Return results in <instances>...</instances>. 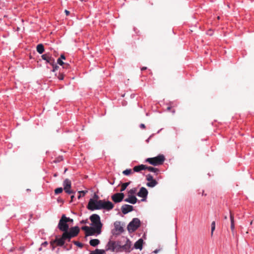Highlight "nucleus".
I'll return each mask as SVG.
<instances>
[{
  "label": "nucleus",
  "instance_id": "1",
  "mask_svg": "<svg viewBox=\"0 0 254 254\" xmlns=\"http://www.w3.org/2000/svg\"><path fill=\"white\" fill-rule=\"evenodd\" d=\"M114 204L111 201H106L105 200H96L91 198L89 201L87 208L91 210L101 209L110 210L114 208Z\"/></svg>",
  "mask_w": 254,
  "mask_h": 254
},
{
  "label": "nucleus",
  "instance_id": "2",
  "mask_svg": "<svg viewBox=\"0 0 254 254\" xmlns=\"http://www.w3.org/2000/svg\"><path fill=\"white\" fill-rule=\"evenodd\" d=\"M90 220L93 227L96 228L98 231H101L103 225L101 222L100 216L98 214H93L90 216Z\"/></svg>",
  "mask_w": 254,
  "mask_h": 254
},
{
  "label": "nucleus",
  "instance_id": "3",
  "mask_svg": "<svg viewBox=\"0 0 254 254\" xmlns=\"http://www.w3.org/2000/svg\"><path fill=\"white\" fill-rule=\"evenodd\" d=\"M164 161L165 157L162 154L159 155L155 157L148 158L146 160V162L154 166L162 165Z\"/></svg>",
  "mask_w": 254,
  "mask_h": 254
},
{
  "label": "nucleus",
  "instance_id": "4",
  "mask_svg": "<svg viewBox=\"0 0 254 254\" xmlns=\"http://www.w3.org/2000/svg\"><path fill=\"white\" fill-rule=\"evenodd\" d=\"M80 231L79 228L78 226L71 227L69 231L67 230L64 232V237H66L68 239V241H70L72 238L76 237Z\"/></svg>",
  "mask_w": 254,
  "mask_h": 254
},
{
  "label": "nucleus",
  "instance_id": "5",
  "mask_svg": "<svg viewBox=\"0 0 254 254\" xmlns=\"http://www.w3.org/2000/svg\"><path fill=\"white\" fill-rule=\"evenodd\" d=\"M140 225V221L137 218H133L132 220L128 224L127 230L129 232H132L135 231Z\"/></svg>",
  "mask_w": 254,
  "mask_h": 254
},
{
  "label": "nucleus",
  "instance_id": "6",
  "mask_svg": "<svg viewBox=\"0 0 254 254\" xmlns=\"http://www.w3.org/2000/svg\"><path fill=\"white\" fill-rule=\"evenodd\" d=\"M58 227L60 230L63 231L64 233L66 232L69 229V226L64 218V214H63L61 218L60 219Z\"/></svg>",
  "mask_w": 254,
  "mask_h": 254
},
{
  "label": "nucleus",
  "instance_id": "7",
  "mask_svg": "<svg viewBox=\"0 0 254 254\" xmlns=\"http://www.w3.org/2000/svg\"><path fill=\"white\" fill-rule=\"evenodd\" d=\"M81 229L85 231L86 236H92L96 234L99 235L101 234V231H98L96 228L88 227L87 226H83Z\"/></svg>",
  "mask_w": 254,
  "mask_h": 254
},
{
  "label": "nucleus",
  "instance_id": "8",
  "mask_svg": "<svg viewBox=\"0 0 254 254\" xmlns=\"http://www.w3.org/2000/svg\"><path fill=\"white\" fill-rule=\"evenodd\" d=\"M121 251H124L125 252L129 253L131 250V242L129 239H127L125 245H121L120 243L119 245V250Z\"/></svg>",
  "mask_w": 254,
  "mask_h": 254
},
{
  "label": "nucleus",
  "instance_id": "9",
  "mask_svg": "<svg viewBox=\"0 0 254 254\" xmlns=\"http://www.w3.org/2000/svg\"><path fill=\"white\" fill-rule=\"evenodd\" d=\"M63 186H64V190L68 194H72L74 193V191L72 190H71V181L68 179H66L63 183Z\"/></svg>",
  "mask_w": 254,
  "mask_h": 254
},
{
  "label": "nucleus",
  "instance_id": "10",
  "mask_svg": "<svg viewBox=\"0 0 254 254\" xmlns=\"http://www.w3.org/2000/svg\"><path fill=\"white\" fill-rule=\"evenodd\" d=\"M68 239L66 237H64V233L62 234V237L60 238H56L54 241L51 242V245H53L54 243H56L58 246H63L64 244V241Z\"/></svg>",
  "mask_w": 254,
  "mask_h": 254
},
{
  "label": "nucleus",
  "instance_id": "11",
  "mask_svg": "<svg viewBox=\"0 0 254 254\" xmlns=\"http://www.w3.org/2000/svg\"><path fill=\"white\" fill-rule=\"evenodd\" d=\"M119 243H116V242L110 241L106 246V250H110L112 252H114L116 249L119 250Z\"/></svg>",
  "mask_w": 254,
  "mask_h": 254
},
{
  "label": "nucleus",
  "instance_id": "12",
  "mask_svg": "<svg viewBox=\"0 0 254 254\" xmlns=\"http://www.w3.org/2000/svg\"><path fill=\"white\" fill-rule=\"evenodd\" d=\"M125 197L124 193H116L112 196V199L115 203H119L121 202Z\"/></svg>",
  "mask_w": 254,
  "mask_h": 254
},
{
  "label": "nucleus",
  "instance_id": "13",
  "mask_svg": "<svg viewBox=\"0 0 254 254\" xmlns=\"http://www.w3.org/2000/svg\"><path fill=\"white\" fill-rule=\"evenodd\" d=\"M148 190L147 189L144 187H141L138 191V192L137 193V196L139 197L143 198L142 199V201H144L145 199L147 197V196L148 195Z\"/></svg>",
  "mask_w": 254,
  "mask_h": 254
},
{
  "label": "nucleus",
  "instance_id": "14",
  "mask_svg": "<svg viewBox=\"0 0 254 254\" xmlns=\"http://www.w3.org/2000/svg\"><path fill=\"white\" fill-rule=\"evenodd\" d=\"M43 60L46 61L47 63L50 64H53L55 63V60L49 54H45L41 56Z\"/></svg>",
  "mask_w": 254,
  "mask_h": 254
},
{
  "label": "nucleus",
  "instance_id": "15",
  "mask_svg": "<svg viewBox=\"0 0 254 254\" xmlns=\"http://www.w3.org/2000/svg\"><path fill=\"white\" fill-rule=\"evenodd\" d=\"M133 209V206L128 204H124L121 207L122 212L124 214L132 211Z\"/></svg>",
  "mask_w": 254,
  "mask_h": 254
},
{
  "label": "nucleus",
  "instance_id": "16",
  "mask_svg": "<svg viewBox=\"0 0 254 254\" xmlns=\"http://www.w3.org/2000/svg\"><path fill=\"white\" fill-rule=\"evenodd\" d=\"M126 202H129L131 204H135L136 203L137 199L134 195H128V197L124 200Z\"/></svg>",
  "mask_w": 254,
  "mask_h": 254
},
{
  "label": "nucleus",
  "instance_id": "17",
  "mask_svg": "<svg viewBox=\"0 0 254 254\" xmlns=\"http://www.w3.org/2000/svg\"><path fill=\"white\" fill-rule=\"evenodd\" d=\"M143 243V241L142 239H139L138 241H137L134 245V248L135 249H139L141 250L142 249V245Z\"/></svg>",
  "mask_w": 254,
  "mask_h": 254
},
{
  "label": "nucleus",
  "instance_id": "18",
  "mask_svg": "<svg viewBox=\"0 0 254 254\" xmlns=\"http://www.w3.org/2000/svg\"><path fill=\"white\" fill-rule=\"evenodd\" d=\"M146 168H147V166H146L145 165L141 164V165L136 166L134 167L133 168V170L134 172H139L141 170H146Z\"/></svg>",
  "mask_w": 254,
  "mask_h": 254
},
{
  "label": "nucleus",
  "instance_id": "19",
  "mask_svg": "<svg viewBox=\"0 0 254 254\" xmlns=\"http://www.w3.org/2000/svg\"><path fill=\"white\" fill-rule=\"evenodd\" d=\"M114 226L115 229L117 231H119L120 232H123L124 231V228L122 226H121V224L120 222H116L114 223Z\"/></svg>",
  "mask_w": 254,
  "mask_h": 254
},
{
  "label": "nucleus",
  "instance_id": "20",
  "mask_svg": "<svg viewBox=\"0 0 254 254\" xmlns=\"http://www.w3.org/2000/svg\"><path fill=\"white\" fill-rule=\"evenodd\" d=\"M231 229L233 231L235 229L234 215L230 212Z\"/></svg>",
  "mask_w": 254,
  "mask_h": 254
},
{
  "label": "nucleus",
  "instance_id": "21",
  "mask_svg": "<svg viewBox=\"0 0 254 254\" xmlns=\"http://www.w3.org/2000/svg\"><path fill=\"white\" fill-rule=\"evenodd\" d=\"M36 49L37 51L40 54L44 52V47L42 44H38L37 46Z\"/></svg>",
  "mask_w": 254,
  "mask_h": 254
},
{
  "label": "nucleus",
  "instance_id": "22",
  "mask_svg": "<svg viewBox=\"0 0 254 254\" xmlns=\"http://www.w3.org/2000/svg\"><path fill=\"white\" fill-rule=\"evenodd\" d=\"M100 243V241L98 239H92L90 241L89 244L93 247H96Z\"/></svg>",
  "mask_w": 254,
  "mask_h": 254
},
{
  "label": "nucleus",
  "instance_id": "23",
  "mask_svg": "<svg viewBox=\"0 0 254 254\" xmlns=\"http://www.w3.org/2000/svg\"><path fill=\"white\" fill-rule=\"evenodd\" d=\"M90 254H106L104 250L96 249L94 251H92Z\"/></svg>",
  "mask_w": 254,
  "mask_h": 254
},
{
  "label": "nucleus",
  "instance_id": "24",
  "mask_svg": "<svg viewBox=\"0 0 254 254\" xmlns=\"http://www.w3.org/2000/svg\"><path fill=\"white\" fill-rule=\"evenodd\" d=\"M158 184L156 180L148 182L146 184V186L148 187L153 188L154 187Z\"/></svg>",
  "mask_w": 254,
  "mask_h": 254
},
{
  "label": "nucleus",
  "instance_id": "25",
  "mask_svg": "<svg viewBox=\"0 0 254 254\" xmlns=\"http://www.w3.org/2000/svg\"><path fill=\"white\" fill-rule=\"evenodd\" d=\"M146 169H147L148 171H149L150 172L155 173L157 174H158V172H159L158 169L154 168V167H152L151 166H149V167L147 166Z\"/></svg>",
  "mask_w": 254,
  "mask_h": 254
},
{
  "label": "nucleus",
  "instance_id": "26",
  "mask_svg": "<svg viewBox=\"0 0 254 254\" xmlns=\"http://www.w3.org/2000/svg\"><path fill=\"white\" fill-rule=\"evenodd\" d=\"M129 184H130V182H127V183L123 184L122 185L121 191H123L125 190L126 189V188H127V187L129 185Z\"/></svg>",
  "mask_w": 254,
  "mask_h": 254
},
{
  "label": "nucleus",
  "instance_id": "27",
  "mask_svg": "<svg viewBox=\"0 0 254 254\" xmlns=\"http://www.w3.org/2000/svg\"><path fill=\"white\" fill-rule=\"evenodd\" d=\"M88 192L87 190H81L79 191L78 193H79V195L78 196V198L79 199L81 197L84 196L85 194Z\"/></svg>",
  "mask_w": 254,
  "mask_h": 254
},
{
  "label": "nucleus",
  "instance_id": "28",
  "mask_svg": "<svg viewBox=\"0 0 254 254\" xmlns=\"http://www.w3.org/2000/svg\"><path fill=\"white\" fill-rule=\"evenodd\" d=\"M63 191V189L62 188H58L55 190V193L56 194H58L59 193H62Z\"/></svg>",
  "mask_w": 254,
  "mask_h": 254
},
{
  "label": "nucleus",
  "instance_id": "29",
  "mask_svg": "<svg viewBox=\"0 0 254 254\" xmlns=\"http://www.w3.org/2000/svg\"><path fill=\"white\" fill-rule=\"evenodd\" d=\"M131 172H132V171L131 169H126L123 172V173L125 175L127 176V175H129V174H130L131 173Z\"/></svg>",
  "mask_w": 254,
  "mask_h": 254
},
{
  "label": "nucleus",
  "instance_id": "30",
  "mask_svg": "<svg viewBox=\"0 0 254 254\" xmlns=\"http://www.w3.org/2000/svg\"><path fill=\"white\" fill-rule=\"evenodd\" d=\"M136 191L137 189L136 188H133L129 190L128 194L133 195V194H135L136 192Z\"/></svg>",
  "mask_w": 254,
  "mask_h": 254
},
{
  "label": "nucleus",
  "instance_id": "31",
  "mask_svg": "<svg viewBox=\"0 0 254 254\" xmlns=\"http://www.w3.org/2000/svg\"><path fill=\"white\" fill-rule=\"evenodd\" d=\"M146 180L148 182H150V181H154L155 180L153 179V176L151 175L148 174L146 176Z\"/></svg>",
  "mask_w": 254,
  "mask_h": 254
},
{
  "label": "nucleus",
  "instance_id": "32",
  "mask_svg": "<svg viewBox=\"0 0 254 254\" xmlns=\"http://www.w3.org/2000/svg\"><path fill=\"white\" fill-rule=\"evenodd\" d=\"M64 218L67 223H73V220L72 219H71L69 217H67L65 214H64Z\"/></svg>",
  "mask_w": 254,
  "mask_h": 254
},
{
  "label": "nucleus",
  "instance_id": "33",
  "mask_svg": "<svg viewBox=\"0 0 254 254\" xmlns=\"http://www.w3.org/2000/svg\"><path fill=\"white\" fill-rule=\"evenodd\" d=\"M53 66V69L52 70V71L55 72V71L57 70L59 68V66L55 64V63L53 64H51Z\"/></svg>",
  "mask_w": 254,
  "mask_h": 254
},
{
  "label": "nucleus",
  "instance_id": "34",
  "mask_svg": "<svg viewBox=\"0 0 254 254\" xmlns=\"http://www.w3.org/2000/svg\"><path fill=\"white\" fill-rule=\"evenodd\" d=\"M73 243H74L75 245L77 246L78 247H80V248H82V246H83L82 244H81V243H79V242H77V241H74V242H73Z\"/></svg>",
  "mask_w": 254,
  "mask_h": 254
},
{
  "label": "nucleus",
  "instance_id": "35",
  "mask_svg": "<svg viewBox=\"0 0 254 254\" xmlns=\"http://www.w3.org/2000/svg\"><path fill=\"white\" fill-rule=\"evenodd\" d=\"M57 63L61 65H64V63L61 59V58H59L57 60Z\"/></svg>",
  "mask_w": 254,
  "mask_h": 254
},
{
  "label": "nucleus",
  "instance_id": "36",
  "mask_svg": "<svg viewBox=\"0 0 254 254\" xmlns=\"http://www.w3.org/2000/svg\"><path fill=\"white\" fill-rule=\"evenodd\" d=\"M64 68H68L69 67V64L67 63H65L63 65Z\"/></svg>",
  "mask_w": 254,
  "mask_h": 254
},
{
  "label": "nucleus",
  "instance_id": "37",
  "mask_svg": "<svg viewBox=\"0 0 254 254\" xmlns=\"http://www.w3.org/2000/svg\"><path fill=\"white\" fill-rule=\"evenodd\" d=\"M64 78V75L63 73H60L58 76V78L60 80H63Z\"/></svg>",
  "mask_w": 254,
  "mask_h": 254
},
{
  "label": "nucleus",
  "instance_id": "38",
  "mask_svg": "<svg viewBox=\"0 0 254 254\" xmlns=\"http://www.w3.org/2000/svg\"><path fill=\"white\" fill-rule=\"evenodd\" d=\"M140 128H141L142 129H144L145 128V126L143 124H141L140 125Z\"/></svg>",
  "mask_w": 254,
  "mask_h": 254
},
{
  "label": "nucleus",
  "instance_id": "39",
  "mask_svg": "<svg viewBox=\"0 0 254 254\" xmlns=\"http://www.w3.org/2000/svg\"><path fill=\"white\" fill-rule=\"evenodd\" d=\"M215 227H211V236H212L213 231L215 230Z\"/></svg>",
  "mask_w": 254,
  "mask_h": 254
},
{
  "label": "nucleus",
  "instance_id": "40",
  "mask_svg": "<svg viewBox=\"0 0 254 254\" xmlns=\"http://www.w3.org/2000/svg\"><path fill=\"white\" fill-rule=\"evenodd\" d=\"M60 58H61V60H65V57L64 55H61Z\"/></svg>",
  "mask_w": 254,
  "mask_h": 254
},
{
  "label": "nucleus",
  "instance_id": "41",
  "mask_svg": "<svg viewBox=\"0 0 254 254\" xmlns=\"http://www.w3.org/2000/svg\"><path fill=\"white\" fill-rule=\"evenodd\" d=\"M47 245H48V243L47 242H45L42 243V246H43L44 247H46L47 246Z\"/></svg>",
  "mask_w": 254,
  "mask_h": 254
},
{
  "label": "nucleus",
  "instance_id": "42",
  "mask_svg": "<svg viewBox=\"0 0 254 254\" xmlns=\"http://www.w3.org/2000/svg\"><path fill=\"white\" fill-rule=\"evenodd\" d=\"M64 12H65V13L66 15H68L69 14V13H70V12L69 11H68L67 10H66V9L65 10Z\"/></svg>",
  "mask_w": 254,
  "mask_h": 254
},
{
  "label": "nucleus",
  "instance_id": "43",
  "mask_svg": "<svg viewBox=\"0 0 254 254\" xmlns=\"http://www.w3.org/2000/svg\"><path fill=\"white\" fill-rule=\"evenodd\" d=\"M172 108V106H168L167 108V111H170L171 110V109Z\"/></svg>",
  "mask_w": 254,
  "mask_h": 254
},
{
  "label": "nucleus",
  "instance_id": "44",
  "mask_svg": "<svg viewBox=\"0 0 254 254\" xmlns=\"http://www.w3.org/2000/svg\"><path fill=\"white\" fill-rule=\"evenodd\" d=\"M211 227H215V221H213L211 223Z\"/></svg>",
  "mask_w": 254,
  "mask_h": 254
},
{
  "label": "nucleus",
  "instance_id": "45",
  "mask_svg": "<svg viewBox=\"0 0 254 254\" xmlns=\"http://www.w3.org/2000/svg\"><path fill=\"white\" fill-rule=\"evenodd\" d=\"M71 202L73 201V198H74V196L73 195L71 196Z\"/></svg>",
  "mask_w": 254,
  "mask_h": 254
},
{
  "label": "nucleus",
  "instance_id": "46",
  "mask_svg": "<svg viewBox=\"0 0 254 254\" xmlns=\"http://www.w3.org/2000/svg\"><path fill=\"white\" fill-rule=\"evenodd\" d=\"M86 221L87 220H82L80 223H82V224H84V223H86Z\"/></svg>",
  "mask_w": 254,
  "mask_h": 254
},
{
  "label": "nucleus",
  "instance_id": "47",
  "mask_svg": "<svg viewBox=\"0 0 254 254\" xmlns=\"http://www.w3.org/2000/svg\"><path fill=\"white\" fill-rule=\"evenodd\" d=\"M147 67H143L141 68V70H145L146 69Z\"/></svg>",
  "mask_w": 254,
  "mask_h": 254
},
{
  "label": "nucleus",
  "instance_id": "48",
  "mask_svg": "<svg viewBox=\"0 0 254 254\" xmlns=\"http://www.w3.org/2000/svg\"><path fill=\"white\" fill-rule=\"evenodd\" d=\"M150 137H149L147 139H146V142L148 143L149 142V139H150Z\"/></svg>",
  "mask_w": 254,
  "mask_h": 254
},
{
  "label": "nucleus",
  "instance_id": "49",
  "mask_svg": "<svg viewBox=\"0 0 254 254\" xmlns=\"http://www.w3.org/2000/svg\"><path fill=\"white\" fill-rule=\"evenodd\" d=\"M158 251V250H155V251H154V253H157Z\"/></svg>",
  "mask_w": 254,
  "mask_h": 254
},
{
  "label": "nucleus",
  "instance_id": "50",
  "mask_svg": "<svg viewBox=\"0 0 254 254\" xmlns=\"http://www.w3.org/2000/svg\"><path fill=\"white\" fill-rule=\"evenodd\" d=\"M172 112L173 113H175V110H173Z\"/></svg>",
  "mask_w": 254,
  "mask_h": 254
},
{
  "label": "nucleus",
  "instance_id": "51",
  "mask_svg": "<svg viewBox=\"0 0 254 254\" xmlns=\"http://www.w3.org/2000/svg\"><path fill=\"white\" fill-rule=\"evenodd\" d=\"M95 197H96L97 198H98V196L97 195H96V194L95 195Z\"/></svg>",
  "mask_w": 254,
  "mask_h": 254
},
{
  "label": "nucleus",
  "instance_id": "52",
  "mask_svg": "<svg viewBox=\"0 0 254 254\" xmlns=\"http://www.w3.org/2000/svg\"><path fill=\"white\" fill-rule=\"evenodd\" d=\"M224 219H227V217L226 216H225L224 217Z\"/></svg>",
  "mask_w": 254,
  "mask_h": 254
},
{
  "label": "nucleus",
  "instance_id": "53",
  "mask_svg": "<svg viewBox=\"0 0 254 254\" xmlns=\"http://www.w3.org/2000/svg\"><path fill=\"white\" fill-rule=\"evenodd\" d=\"M54 177H56V176H57V174H54Z\"/></svg>",
  "mask_w": 254,
  "mask_h": 254
},
{
  "label": "nucleus",
  "instance_id": "54",
  "mask_svg": "<svg viewBox=\"0 0 254 254\" xmlns=\"http://www.w3.org/2000/svg\"><path fill=\"white\" fill-rule=\"evenodd\" d=\"M217 19H220V17H219V16H218V17H217Z\"/></svg>",
  "mask_w": 254,
  "mask_h": 254
},
{
  "label": "nucleus",
  "instance_id": "55",
  "mask_svg": "<svg viewBox=\"0 0 254 254\" xmlns=\"http://www.w3.org/2000/svg\"><path fill=\"white\" fill-rule=\"evenodd\" d=\"M41 249H42V248H40L39 249V250H40V251H41Z\"/></svg>",
  "mask_w": 254,
  "mask_h": 254
}]
</instances>
